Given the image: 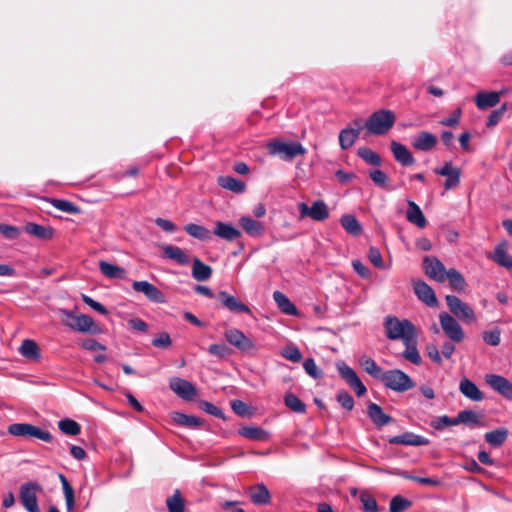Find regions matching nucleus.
<instances>
[{"mask_svg":"<svg viewBox=\"0 0 512 512\" xmlns=\"http://www.w3.org/2000/svg\"><path fill=\"white\" fill-rule=\"evenodd\" d=\"M385 335L389 340H401L402 342L415 336L416 329L408 319H399L396 316L388 315L383 320Z\"/></svg>","mask_w":512,"mask_h":512,"instance_id":"1","label":"nucleus"},{"mask_svg":"<svg viewBox=\"0 0 512 512\" xmlns=\"http://www.w3.org/2000/svg\"><path fill=\"white\" fill-rule=\"evenodd\" d=\"M268 153L277 156L283 161H292L297 156L306 154V148L297 141H285L281 138L270 140L266 144Z\"/></svg>","mask_w":512,"mask_h":512,"instance_id":"2","label":"nucleus"},{"mask_svg":"<svg viewBox=\"0 0 512 512\" xmlns=\"http://www.w3.org/2000/svg\"><path fill=\"white\" fill-rule=\"evenodd\" d=\"M395 114L391 110L381 109L372 113L364 127L368 134L385 135L395 124Z\"/></svg>","mask_w":512,"mask_h":512,"instance_id":"3","label":"nucleus"},{"mask_svg":"<svg viewBox=\"0 0 512 512\" xmlns=\"http://www.w3.org/2000/svg\"><path fill=\"white\" fill-rule=\"evenodd\" d=\"M62 314L66 317L65 325L70 329L81 332L98 335L102 333V328L93 318L86 314L76 315L72 311L63 310Z\"/></svg>","mask_w":512,"mask_h":512,"instance_id":"4","label":"nucleus"},{"mask_svg":"<svg viewBox=\"0 0 512 512\" xmlns=\"http://www.w3.org/2000/svg\"><path fill=\"white\" fill-rule=\"evenodd\" d=\"M380 381L386 388L398 393L406 392L415 386L412 378L400 369L384 371Z\"/></svg>","mask_w":512,"mask_h":512,"instance_id":"5","label":"nucleus"},{"mask_svg":"<svg viewBox=\"0 0 512 512\" xmlns=\"http://www.w3.org/2000/svg\"><path fill=\"white\" fill-rule=\"evenodd\" d=\"M8 432L13 436L24 438H37L44 442H51L52 435L37 426L28 423H14L9 425Z\"/></svg>","mask_w":512,"mask_h":512,"instance_id":"6","label":"nucleus"},{"mask_svg":"<svg viewBox=\"0 0 512 512\" xmlns=\"http://www.w3.org/2000/svg\"><path fill=\"white\" fill-rule=\"evenodd\" d=\"M41 491V485L36 482H27L20 486V501L28 512H40L37 501V493Z\"/></svg>","mask_w":512,"mask_h":512,"instance_id":"7","label":"nucleus"},{"mask_svg":"<svg viewBox=\"0 0 512 512\" xmlns=\"http://www.w3.org/2000/svg\"><path fill=\"white\" fill-rule=\"evenodd\" d=\"M445 300L450 312L459 320L465 323H472L476 320L473 309L457 296L447 295Z\"/></svg>","mask_w":512,"mask_h":512,"instance_id":"8","label":"nucleus"},{"mask_svg":"<svg viewBox=\"0 0 512 512\" xmlns=\"http://www.w3.org/2000/svg\"><path fill=\"white\" fill-rule=\"evenodd\" d=\"M439 321L441 328L445 335L454 342H461L464 339V331L460 324L447 312H441L439 314Z\"/></svg>","mask_w":512,"mask_h":512,"instance_id":"9","label":"nucleus"},{"mask_svg":"<svg viewBox=\"0 0 512 512\" xmlns=\"http://www.w3.org/2000/svg\"><path fill=\"white\" fill-rule=\"evenodd\" d=\"M298 210L301 218L310 217L315 221H324L329 217V209L322 200H317L311 206L304 202L298 204Z\"/></svg>","mask_w":512,"mask_h":512,"instance_id":"10","label":"nucleus"},{"mask_svg":"<svg viewBox=\"0 0 512 512\" xmlns=\"http://www.w3.org/2000/svg\"><path fill=\"white\" fill-rule=\"evenodd\" d=\"M337 370L346 383L355 391L357 396H363L367 389L356 372L344 362L337 363Z\"/></svg>","mask_w":512,"mask_h":512,"instance_id":"11","label":"nucleus"},{"mask_svg":"<svg viewBox=\"0 0 512 512\" xmlns=\"http://www.w3.org/2000/svg\"><path fill=\"white\" fill-rule=\"evenodd\" d=\"M226 341L243 352H249L255 349V343L247 337L241 330L230 328L224 332Z\"/></svg>","mask_w":512,"mask_h":512,"instance_id":"12","label":"nucleus"},{"mask_svg":"<svg viewBox=\"0 0 512 512\" xmlns=\"http://www.w3.org/2000/svg\"><path fill=\"white\" fill-rule=\"evenodd\" d=\"M485 383L502 397L512 400V382L498 374H486Z\"/></svg>","mask_w":512,"mask_h":512,"instance_id":"13","label":"nucleus"},{"mask_svg":"<svg viewBox=\"0 0 512 512\" xmlns=\"http://www.w3.org/2000/svg\"><path fill=\"white\" fill-rule=\"evenodd\" d=\"M423 269L430 279H433L440 283L446 281L447 270L445 269L443 263L436 257H424Z\"/></svg>","mask_w":512,"mask_h":512,"instance_id":"14","label":"nucleus"},{"mask_svg":"<svg viewBox=\"0 0 512 512\" xmlns=\"http://www.w3.org/2000/svg\"><path fill=\"white\" fill-rule=\"evenodd\" d=\"M434 173L446 177L444 182L445 190L456 188L460 183L461 170L452 165L451 162H445L440 168H435Z\"/></svg>","mask_w":512,"mask_h":512,"instance_id":"15","label":"nucleus"},{"mask_svg":"<svg viewBox=\"0 0 512 512\" xmlns=\"http://www.w3.org/2000/svg\"><path fill=\"white\" fill-rule=\"evenodd\" d=\"M132 288L136 292L143 293L150 301L154 303L165 302V295L163 292L148 281H134L132 283Z\"/></svg>","mask_w":512,"mask_h":512,"instance_id":"16","label":"nucleus"},{"mask_svg":"<svg viewBox=\"0 0 512 512\" xmlns=\"http://www.w3.org/2000/svg\"><path fill=\"white\" fill-rule=\"evenodd\" d=\"M217 297L222 305L230 312L237 314H251V310L246 304L241 302L235 296L230 295L226 291L218 292Z\"/></svg>","mask_w":512,"mask_h":512,"instance_id":"17","label":"nucleus"},{"mask_svg":"<svg viewBox=\"0 0 512 512\" xmlns=\"http://www.w3.org/2000/svg\"><path fill=\"white\" fill-rule=\"evenodd\" d=\"M170 388L184 400H192L197 395L196 388L187 380L173 378L170 381Z\"/></svg>","mask_w":512,"mask_h":512,"instance_id":"18","label":"nucleus"},{"mask_svg":"<svg viewBox=\"0 0 512 512\" xmlns=\"http://www.w3.org/2000/svg\"><path fill=\"white\" fill-rule=\"evenodd\" d=\"M437 137L428 131H421L412 138L411 145L418 151H430L437 145Z\"/></svg>","mask_w":512,"mask_h":512,"instance_id":"19","label":"nucleus"},{"mask_svg":"<svg viewBox=\"0 0 512 512\" xmlns=\"http://www.w3.org/2000/svg\"><path fill=\"white\" fill-rule=\"evenodd\" d=\"M389 443L407 446H423L429 444V440L421 435H417L412 432H405L391 437L389 439Z\"/></svg>","mask_w":512,"mask_h":512,"instance_id":"20","label":"nucleus"},{"mask_svg":"<svg viewBox=\"0 0 512 512\" xmlns=\"http://www.w3.org/2000/svg\"><path fill=\"white\" fill-rule=\"evenodd\" d=\"M414 292L417 297L430 307H434L438 304L436 295L433 289L424 281H417L413 285Z\"/></svg>","mask_w":512,"mask_h":512,"instance_id":"21","label":"nucleus"},{"mask_svg":"<svg viewBox=\"0 0 512 512\" xmlns=\"http://www.w3.org/2000/svg\"><path fill=\"white\" fill-rule=\"evenodd\" d=\"M24 231L40 240H51L55 235V230L51 226H44L34 222L26 223Z\"/></svg>","mask_w":512,"mask_h":512,"instance_id":"22","label":"nucleus"},{"mask_svg":"<svg viewBox=\"0 0 512 512\" xmlns=\"http://www.w3.org/2000/svg\"><path fill=\"white\" fill-rule=\"evenodd\" d=\"M213 233L226 241H234L241 236V231L230 223L218 221L215 223Z\"/></svg>","mask_w":512,"mask_h":512,"instance_id":"23","label":"nucleus"},{"mask_svg":"<svg viewBox=\"0 0 512 512\" xmlns=\"http://www.w3.org/2000/svg\"><path fill=\"white\" fill-rule=\"evenodd\" d=\"M391 151L395 160L403 166H411L415 159L407 147L399 142H391Z\"/></svg>","mask_w":512,"mask_h":512,"instance_id":"24","label":"nucleus"},{"mask_svg":"<svg viewBox=\"0 0 512 512\" xmlns=\"http://www.w3.org/2000/svg\"><path fill=\"white\" fill-rule=\"evenodd\" d=\"M407 204L406 218L408 222L416 225L418 228H424L427 225V220L420 207L412 200H408Z\"/></svg>","mask_w":512,"mask_h":512,"instance_id":"25","label":"nucleus"},{"mask_svg":"<svg viewBox=\"0 0 512 512\" xmlns=\"http://www.w3.org/2000/svg\"><path fill=\"white\" fill-rule=\"evenodd\" d=\"M503 93L504 91L480 92L475 96L476 106L481 110L494 107L499 103L500 97Z\"/></svg>","mask_w":512,"mask_h":512,"instance_id":"26","label":"nucleus"},{"mask_svg":"<svg viewBox=\"0 0 512 512\" xmlns=\"http://www.w3.org/2000/svg\"><path fill=\"white\" fill-rule=\"evenodd\" d=\"M367 414L371 421L378 427L385 426L392 421V418L385 414L382 408L375 403H370L368 405Z\"/></svg>","mask_w":512,"mask_h":512,"instance_id":"27","label":"nucleus"},{"mask_svg":"<svg viewBox=\"0 0 512 512\" xmlns=\"http://www.w3.org/2000/svg\"><path fill=\"white\" fill-rule=\"evenodd\" d=\"M417 342V334L415 336H412L411 338L407 339L403 342L405 345V350L402 353V356L405 360L415 364L420 365L421 364V356L419 354V351L416 346Z\"/></svg>","mask_w":512,"mask_h":512,"instance_id":"28","label":"nucleus"},{"mask_svg":"<svg viewBox=\"0 0 512 512\" xmlns=\"http://www.w3.org/2000/svg\"><path fill=\"white\" fill-rule=\"evenodd\" d=\"M460 392L472 401H481L484 396L483 393L479 390V388L470 381L469 379H463L459 384Z\"/></svg>","mask_w":512,"mask_h":512,"instance_id":"29","label":"nucleus"},{"mask_svg":"<svg viewBox=\"0 0 512 512\" xmlns=\"http://www.w3.org/2000/svg\"><path fill=\"white\" fill-rule=\"evenodd\" d=\"M163 256L165 258L174 260L180 265H187L189 263L188 255L179 247L173 245H165L162 248Z\"/></svg>","mask_w":512,"mask_h":512,"instance_id":"30","label":"nucleus"},{"mask_svg":"<svg viewBox=\"0 0 512 512\" xmlns=\"http://www.w3.org/2000/svg\"><path fill=\"white\" fill-rule=\"evenodd\" d=\"M239 224L244 229V231L252 237L261 236L264 232L263 225L251 217L244 216L239 219Z\"/></svg>","mask_w":512,"mask_h":512,"instance_id":"31","label":"nucleus"},{"mask_svg":"<svg viewBox=\"0 0 512 512\" xmlns=\"http://www.w3.org/2000/svg\"><path fill=\"white\" fill-rule=\"evenodd\" d=\"M251 500L256 505H266L271 501L270 492L264 484H257L251 488Z\"/></svg>","mask_w":512,"mask_h":512,"instance_id":"32","label":"nucleus"},{"mask_svg":"<svg viewBox=\"0 0 512 512\" xmlns=\"http://www.w3.org/2000/svg\"><path fill=\"white\" fill-rule=\"evenodd\" d=\"M212 275V269L209 265L203 263L200 259L194 258L192 263V277L197 281H206Z\"/></svg>","mask_w":512,"mask_h":512,"instance_id":"33","label":"nucleus"},{"mask_svg":"<svg viewBox=\"0 0 512 512\" xmlns=\"http://www.w3.org/2000/svg\"><path fill=\"white\" fill-rule=\"evenodd\" d=\"M273 299L281 312H283L287 315H291V316H294L297 314V309H296L295 305L282 292L275 291L273 293Z\"/></svg>","mask_w":512,"mask_h":512,"instance_id":"34","label":"nucleus"},{"mask_svg":"<svg viewBox=\"0 0 512 512\" xmlns=\"http://www.w3.org/2000/svg\"><path fill=\"white\" fill-rule=\"evenodd\" d=\"M100 272L109 279H123L125 277V270L120 266L111 264L104 260L99 261Z\"/></svg>","mask_w":512,"mask_h":512,"instance_id":"35","label":"nucleus"},{"mask_svg":"<svg viewBox=\"0 0 512 512\" xmlns=\"http://www.w3.org/2000/svg\"><path fill=\"white\" fill-rule=\"evenodd\" d=\"M218 184L227 190L235 193H242L245 190V183L232 176H220L218 177Z\"/></svg>","mask_w":512,"mask_h":512,"instance_id":"36","label":"nucleus"},{"mask_svg":"<svg viewBox=\"0 0 512 512\" xmlns=\"http://www.w3.org/2000/svg\"><path fill=\"white\" fill-rule=\"evenodd\" d=\"M509 431L507 428H499L493 431L487 432L484 435V438L487 443H489L493 447L501 446L508 437Z\"/></svg>","mask_w":512,"mask_h":512,"instance_id":"37","label":"nucleus"},{"mask_svg":"<svg viewBox=\"0 0 512 512\" xmlns=\"http://www.w3.org/2000/svg\"><path fill=\"white\" fill-rule=\"evenodd\" d=\"M172 419L177 425L189 428L199 427L203 423V421L200 418L192 415H186L181 412H174L172 414Z\"/></svg>","mask_w":512,"mask_h":512,"instance_id":"38","label":"nucleus"},{"mask_svg":"<svg viewBox=\"0 0 512 512\" xmlns=\"http://www.w3.org/2000/svg\"><path fill=\"white\" fill-rule=\"evenodd\" d=\"M492 260L500 266L512 269V256L506 251L504 244L498 245L492 255Z\"/></svg>","mask_w":512,"mask_h":512,"instance_id":"39","label":"nucleus"},{"mask_svg":"<svg viewBox=\"0 0 512 512\" xmlns=\"http://www.w3.org/2000/svg\"><path fill=\"white\" fill-rule=\"evenodd\" d=\"M360 134H358V130L353 128H345L339 133V144L343 150H346L353 146L356 142L357 138Z\"/></svg>","mask_w":512,"mask_h":512,"instance_id":"40","label":"nucleus"},{"mask_svg":"<svg viewBox=\"0 0 512 512\" xmlns=\"http://www.w3.org/2000/svg\"><path fill=\"white\" fill-rule=\"evenodd\" d=\"M184 230L187 234L200 241H208L211 239L210 231L204 226L190 223L184 227Z\"/></svg>","mask_w":512,"mask_h":512,"instance_id":"41","label":"nucleus"},{"mask_svg":"<svg viewBox=\"0 0 512 512\" xmlns=\"http://www.w3.org/2000/svg\"><path fill=\"white\" fill-rule=\"evenodd\" d=\"M360 364L367 374L373 378L380 380L384 370L370 357L364 356L360 360Z\"/></svg>","mask_w":512,"mask_h":512,"instance_id":"42","label":"nucleus"},{"mask_svg":"<svg viewBox=\"0 0 512 512\" xmlns=\"http://www.w3.org/2000/svg\"><path fill=\"white\" fill-rule=\"evenodd\" d=\"M340 222L342 227L351 235H359L362 231L359 221L353 215L344 214Z\"/></svg>","mask_w":512,"mask_h":512,"instance_id":"43","label":"nucleus"},{"mask_svg":"<svg viewBox=\"0 0 512 512\" xmlns=\"http://www.w3.org/2000/svg\"><path fill=\"white\" fill-rule=\"evenodd\" d=\"M19 352L22 356L27 359L35 360L39 358V348L34 340L25 339L20 348Z\"/></svg>","mask_w":512,"mask_h":512,"instance_id":"44","label":"nucleus"},{"mask_svg":"<svg viewBox=\"0 0 512 512\" xmlns=\"http://www.w3.org/2000/svg\"><path fill=\"white\" fill-rule=\"evenodd\" d=\"M59 478L63 488L67 511L71 512L74 509L75 504L73 488L71 487V485L69 484V482L67 481L66 477L63 474H60Z\"/></svg>","mask_w":512,"mask_h":512,"instance_id":"45","label":"nucleus"},{"mask_svg":"<svg viewBox=\"0 0 512 512\" xmlns=\"http://www.w3.org/2000/svg\"><path fill=\"white\" fill-rule=\"evenodd\" d=\"M166 506L168 512H184V500L178 489L166 499Z\"/></svg>","mask_w":512,"mask_h":512,"instance_id":"46","label":"nucleus"},{"mask_svg":"<svg viewBox=\"0 0 512 512\" xmlns=\"http://www.w3.org/2000/svg\"><path fill=\"white\" fill-rule=\"evenodd\" d=\"M456 418V425L458 424H466V425H478L480 423L479 415L472 410H462L458 413Z\"/></svg>","mask_w":512,"mask_h":512,"instance_id":"47","label":"nucleus"},{"mask_svg":"<svg viewBox=\"0 0 512 512\" xmlns=\"http://www.w3.org/2000/svg\"><path fill=\"white\" fill-rule=\"evenodd\" d=\"M447 278L446 280L449 281L450 285L457 291L464 290L466 286V282L464 277L460 272H458L456 269L451 268L447 270Z\"/></svg>","mask_w":512,"mask_h":512,"instance_id":"48","label":"nucleus"},{"mask_svg":"<svg viewBox=\"0 0 512 512\" xmlns=\"http://www.w3.org/2000/svg\"><path fill=\"white\" fill-rule=\"evenodd\" d=\"M285 405L296 413L303 414L306 412V405L294 394L288 393L284 397Z\"/></svg>","mask_w":512,"mask_h":512,"instance_id":"49","label":"nucleus"},{"mask_svg":"<svg viewBox=\"0 0 512 512\" xmlns=\"http://www.w3.org/2000/svg\"><path fill=\"white\" fill-rule=\"evenodd\" d=\"M358 156L362 158L366 163L373 165V166H380L381 165V157L367 147H360L357 152Z\"/></svg>","mask_w":512,"mask_h":512,"instance_id":"50","label":"nucleus"},{"mask_svg":"<svg viewBox=\"0 0 512 512\" xmlns=\"http://www.w3.org/2000/svg\"><path fill=\"white\" fill-rule=\"evenodd\" d=\"M59 429L66 435L76 436L80 433V425L71 419H64L58 422Z\"/></svg>","mask_w":512,"mask_h":512,"instance_id":"51","label":"nucleus"},{"mask_svg":"<svg viewBox=\"0 0 512 512\" xmlns=\"http://www.w3.org/2000/svg\"><path fill=\"white\" fill-rule=\"evenodd\" d=\"M239 434L243 437H246V438L252 439V440H262L267 436L266 431H264L263 429L258 428V427H249V426L242 427L239 430Z\"/></svg>","mask_w":512,"mask_h":512,"instance_id":"52","label":"nucleus"},{"mask_svg":"<svg viewBox=\"0 0 512 512\" xmlns=\"http://www.w3.org/2000/svg\"><path fill=\"white\" fill-rule=\"evenodd\" d=\"M369 177L374 182V184L380 188L392 190L391 187L388 186L389 178L385 172L382 170L376 169L369 173Z\"/></svg>","mask_w":512,"mask_h":512,"instance_id":"53","label":"nucleus"},{"mask_svg":"<svg viewBox=\"0 0 512 512\" xmlns=\"http://www.w3.org/2000/svg\"><path fill=\"white\" fill-rule=\"evenodd\" d=\"M411 504V501L400 495H397L391 499L389 510L390 512H402L403 510L408 509Z\"/></svg>","mask_w":512,"mask_h":512,"instance_id":"54","label":"nucleus"},{"mask_svg":"<svg viewBox=\"0 0 512 512\" xmlns=\"http://www.w3.org/2000/svg\"><path fill=\"white\" fill-rule=\"evenodd\" d=\"M281 355L294 363H298L302 359V354L299 350V348L293 344L287 345L281 352Z\"/></svg>","mask_w":512,"mask_h":512,"instance_id":"55","label":"nucleus"},{"mask_svg":"<svg viewBox=\"0 0 512 512\" xmlns=\"http://www.w3.org/2000/svg\"><path fill=\"white\" fill-rule=\"evenodd\" d=\"M303 368L305 372L315 380L323 377V371L317 367L313 358L306 359L303 362Z\"/></svg>","mask_w":512,"mask_h":512,"instance_id":"56","label":"nucleus"},{"mask_svg":"<svg viewBox=\"0 0 512 512\" xmlns=\"http://www.w3.org/2000/svg\"><path fill=\"white\" fill-rule=\"evenodd\" d=\"M360 501L363 505V511L364 512H377L378 505L373 496L370 494L363 492L360 495Z\"/></svg>","mask_w":512,"mask_h":512,"instance_id":"57","label":"nucleus"},{"mask_svg":"<svg viewBox=\"0 0 512 512\" xmlns=\"http://www.w3.org/2000/svg\"><path fill=\"white\" fill-rule=\"evenodd\" d=\"M51 204L53 205V207H55L56 209H58L62 212L75 213L78 211L77 207L73 203H71L70 201H67V200L52 199Z\"/></svg>","mask_w":512,"mask_h":512,"instance_id":"58","label":"nucleus"},{"mask_svg":"<svg viewBox=\"0 0 512 512\" xmlns=\"http://www.w3.org/2000/svg\"><path fill=\"white\" fill-rule=\"evenodd\" d=\"M0 233L9 240H15L20 236L21 230L16 226L0 224Z\"/></svg>","mask_w":512,"mask_h":512,"instance_id":"59","label":"nucleus"},{"mask_svg":"<svg viewBox=\"0 0 512 512\" xmlns=\"http://www.w3.org/2000/svg\"><path fill=\"white\" fill-rule=\"evenodd\" d=\"M501 332L498 328L483 332V340L486 344L491 346H498L500 344Z\"/></svg>","mask_w":512,"mask_h":512,"instance_id":"60","label":"nucleus"},{"mask_svg":"<svg viewBox=\"0 0 512 512\" xmlns=\"http://www.w3.org/2000/svg\"><path fill=\"white\" fill-rule=\"evenodd\" d=\"M200 408L212 416H215L220 419H225V415H224L223 411L208 401L200 402Z\"/></svg>","mask_w":512,"mask_h":512,"instance_id":"61","label":"nucleus"},{"mask_svg":"<svg viewBox=\"0 0 512 512\" xmlns=\"http://www.w3.org/2000/svg\"><path fill=\"white\" fill-rule=\"evenodd\" d=\"M461 115L462 109L457 108L452 112V114L449 117L441 119L439 123L442 126L455 127L459 123Z\"/></svg>","mask_w":512,"mask_h":512,"instance_id":"62","label":"nucleus"},{"mask_svg":"<svg viewBox=\"0 0 512 512\" xmlns=\"http://www.w3.org/2000/svg\"><path fill=\"white\" fill-rule=\"evenodd\" d=\"M208 352L219 358H225L230 355V349L225 344H212L209 346Z\"/></svg>","mask_w":512,"mask_h":512,"instance_id":"63","label":"nucleus"},{"mask_svg":"<svg viewBox=\"0 0 512 512\" xmlns=\"http://www.w3.org/2000/svg\"><path fill=\"white\" fill-rule=\"evenodd\" d=\"M337 401L343 408L347 410H352L354 407V400L352 396L344 390L338 392Z\"/></svg>","mask_w":512,"mask_h":512,"instance_id":"64","label":"nucleus"}]
</instances>
